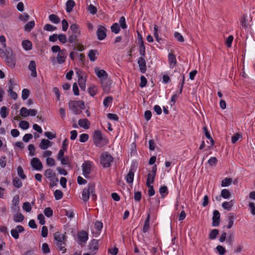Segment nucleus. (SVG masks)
<instances>
[{"label": "nucleus", "mask_w": 255, "mask_h": 255, "mask_svg": "<svg viewBox=\"0 0 255 255\" xmlns=\"http://www.w3.org/2000/svg\"><path fill=\"white\" fill-rule=\"evenodd\" d=\"M93 142L99 147H103L109 143L108 137L100 130H96L93 134Z\"/></svg>", "instance_id": "obj_1"}, {"label": "nucleus", "mask_w": 255, "mask_h": 255, "mask_svg": "<svg viewBox=\"0 0 255 255\" xmlns=\"http://www.w3.org/2000/svg\"><path fill=\"white\" fill-rule=\"evenodd\" d=\"M69 109L76 115L81 113V110L85 108L84 102L82 101H70L68 103Z\"/></svg>", "instance_id": "obj_2"}, {"label": "nucleus", "mask_w": 255, "mask_h": 255, "mask_svg": "<svg viewBox=\"0 0 255 255\" xmlns=\"http://www.w3.org/2000/svg\"><path fill=\"white\" fill-rule=\"evenodd\" d=\"M91 195L93 200H95L96 196L95 194V185L93 184H89L88 187L85 188L82 193V199L85 202L87 201Z\"/></svg>", "instance_id": "obj_3"}, {"label": "nucleus", "mask_w": 255, "mask_h": 255, "mask_svg": "<svg viewBox=\"0 0 255 255\" xmlns=\"http://www.w3.org/2000/svg\"><path fill=\"white\" fill-rule=\"evenodd\" d=\"M113 160V157L107 152H104L101 154V163L105 168L109 167Z\"/></svg>", "instance_id": "obj_4"}, {"label": "nucleus", "mask_w": 255, "mask_h": 255, "mask_svg": "<svg viewBox=\"0 0 255 255\" xmlns=\"http://www.w3.org/2000/svg\"><path fill=\"white\" fill-rule=\"evenodd\" d=\"M92 162L89 161L84 162L82 165L83 175L86 178L90 177V174L92 170Z\"/></svg>", "instance_id": "obj_5"}, {"label": "nucleus", "mask_w": 255, "mask_h": 255, "mask_svg": "<svg viewBox=\"0 0 255 255\" xmlns=\"http://www.w3.org/2000/svg\"><path fill=\"white\" fill-rule=\"evenodd\" d=\"M31 167L35 170L40 171L43 168V165L40 160L37 157H33L30 161Z\"/></svg>", "instance_id": "obj_6"}, {"label": "nucleus", "mask_w": 255, "mask_h": 255, "mask_svg": "<svg viewBox=\"0 0 255 255\" xmlns=\"http://www.w3.org/2000/svg\"><path fill=\"white\" fill-rule=\"evenodd\" d=\"M157 166L154 165L152 168V171L151 173H149L147 175V178L146 180V185H151L154 181V177L156 174Z\"/></svg>", "instance_id": "obj_7"}, {"label": "nucleus", "mask_w": 255, "mask_h": 255, "mask_svg": "<svg viewBox=\"0 0 255 255\" xmlns=\"http://www.w3.org/2000/svg\"><path fill=\"white\" fill-rule=\"evenodd\" d=\"M101 83L104 92L109 93L112 84V80L111 79L108 77L104 78L101 80Z\"/></svg>", "instance_id": "obj_8"}, {"label": "nucleus", "mask_w": 255, "mask_h": 255, "mask_svg": "<svg viewBox=\"0 0 255 255\" xmlns=\"http://www.w3.org/2000/svg\"><path fill=\"white\" fill-rule=\"evenodd\" d=\"M24 230L22 226L17 225L15 229L11 230V235L13 238L17 239L19 238V233L23 232Z\"/></svg>", "instance_id": "obj_9"}, {"label": "nucleus", "mask_w": 255, "mask_h": 255, "mask_svg": "<svg viewBox=\"0 0 255 255\" xmlns=\"http://www.w3.org/2000/svg\"><path fill=\"white\" fill-rule=\"evenodd\" d=\"M212 226L217 227L219 225L220 222V213L218 210H214L212 218Z\"/></svg>", "instance_id": "obj_10"}, {"label": "nucleus", "mask_w": 255, "mask_h": 255, "mask_svg": "<svg viewBox=\"0 0 255 255\" xmlns=\"http://www.w3.org/2000/svg\"><path fill=\"white\" fill-rule=\"evenodd\" d=\"M106 28L102 25H100L97 31V35L98 39L102 40H103L106 37Z\"/></svg>", "instance_id": "obj_11"}, {"label": "nucleus", "mask_w": 255, "mask_h": 255, "mask_svg": "<svg viewBox=\"0 0 255 255\" xmlns=\"http://www.w3.org/2000/svg\"><path fill=\"white\" fill-rule=\"evenodd\" d=\"M94 71L97 76L100 78L101 80L108 77L107 73L104 70L100 69L98 67H95Z\"/></svg>", "instance_id": "obj_12"}, {"label": "nucleus", "mask_w": 255, "mask_h": 255, "mask_svg": "<svg viewBox=\"0 0 255 255\" xmlns=\"http://www.w3.org/2000/svg\"><path fill=\"white\" fill-rule=\"evenodd\" d=\"M143 57L141 56L138 58L137 61L140 71L142 73H144L146 70L145 60Z\"/></svg>", "instance_id": "obj_13"}, {"label": "nucleus", "mask_w": 255, "mask_h": 255, "mask_svg": "<svg viewBox=\"0 0 255 255\" xmlns=\"http://www.w3.org/2000/svg\"><path fill=\"white\" fill-rule=\"evenodd\" d=\"M66 51L65 49H63L61 52L58 54L57 56V60L58 63L62 64L65 62L66 58Z\"/></svg>", "instance_id": "obj_14"}, {"label": "nucleus", "mask_w": 255, "mask_h": 255, "mask_svg": "<svg viewBox=\"0 0 255 255\" xmlns=\"http://www.w3.org/2000/svg\"><path fill=\"white\" fill-rule=\"evenodd\" d=\"M36 66V63L34 61L31 60L30 61L28 65V69L31 71V76L33 77H36L37 76Z\"/></svg>", "instance_id": "obj_15"}, {"label": "nucleus", "mask_w": 255, "mask_h": 255, "mask_svg": "<svg viewBox=\"0 0 255 255\" xmlns=\"http://www.w3.org/2000/svg\"><path fill=\"white\" fill-rule=\"evenodd\" d=\"M54 238L56 242H63L66 241V238L65 234L57 232L54 234Z\"/></svg>", "instance_id": "obj_16"}, {"label": "nucleus", "mask_w": 255, "mask_h": 255, "mask_svg": "<svg viewBox=\"0 0 255 255\" xmlns=\"http://www.w3.org/2000/svg\"><path fill=\"white\" fill-rule=\"evenodd\" d=\"M7 65L11 68H14L15 65V58L13 54L4 60Z\"/></svg>", "instance_id": "obj_17"}, {"label": "nucleus", "mask_w": 255, "mask_h": 255, "mask_svg": "<svg viewBox=\"0 0 255 255\" xmlns=\"http://www.w3.org/2000/svg\"><path fill=\"white\" fill-rule=\"evenodd\" d=\"M78 238L79 241L85 243L88 239V234L85 231H82L78 234Z\"/></svg>", "instance_id": "obj_18"}, {"label": "nucleus", "mask_w": 255, "mask_h": 255, "mask_svg": "<svg viewBox=\"0 0 255 255\" xmlns=\"http://www.w3.org/2000/svg\"><path fill=\"white\" fill-rule=\"evenodd\" d=\"M99 248V242L97 240H93L89 244V250L91 252L97 251Z\"/></svg>", "instance_id": "obj_19"}, {"label": "nucleus", "mask_w": 255, "mask_h": 255, "mask_svg": "<svg viewBox=\"0 0 255 255\" xmlns=\"http://www.w3.org/2000/svg\"><path fill=\"white\" fill-rule=\"evenodd\" d=\"M19 202V197L18 195H15L13 197L12 200V209L13 210L16 211L17 210L19 209V207L18 206V205Z\"/></svg>", "instance_id": "obj_20"}, {"label": "nucleus", "mask_w": 255, "mask_h": 255, "mask_svg": "<svg viewBox=\"0 0 255 255\" xmlns=\"http://www.w3.org/2000/svg\"><path fill=\"white\" fill-rule=\"evenodd\" d=\"M168 61L170 63V68H173L176 65V57L173 54L169 53L168 54Z\"/></svg>", "instance_id": "obj_21"}, {"label": "nucleus", "mask_w": 255, "mask_h": 255, "mask_svg": "<svg viewBox=\"0 0 255 255\" xmlns=\"http://www.w3.org/2000/svg\"><path fill=\"white\" fill-rule=\"evenodd\" d=\"M52 145L51 142L48 139H43L41 140L39 147L41 149H46L48 147Z\"/></svg>", "instance_id": "obj_22"}, {"label": "nucleus", "mask_w": 255, "mask_h": 255, "mask_svg": "<svg viewBox=\"0 0 255 255\" xmlns=\"http://www.w3.org/2000/svg\"><path fill=\"white\" fill-rule=\"evenodd\" d=\"M13 53L7 49H0V56L1 58L6 59L7 58L12 55Z\"/></svg>", "instance_id": "obj_23"}, {"label": "nucleus", "mask_w": 255, "mask_h": 255, "mask_svg": "<svg viewBox=\"0 0 255 255\" xmlns=\"http://www.w3.org/2000/svg\"><path fill=\"white\" fill-rule=\"evenodd\" d=\"M234 203V200H232L229 202H223L222 204V206L224 209L227 211H230L233 206Z\"/></svg>", "instance_id": "obj_24"}, {"label": "nucleus", "mask_w": 255, "mask_h": 255, "mask_svg": "<svg viewBox=\"0 0 255 255\" xmlns=\"http://www.w3.org/2000/svg\"><path fill=\"white\" fill-rule=\"evenodd\" d=\"M75 5V2L73 0H68L66 3V11L70 13Z\"/></svg>", "instance_id": "obj_25"}, {"label": "nucleus", "mask_w": 255, "mask_h": 255, "mask_svg": "<svg viewBox=\"0 0 255 255\" xmlns=\"http://www.w3.org/2000/svg\"><path fill=\"white\" fill-rule=\"evenodd\" d=\"M78 125L81 128H89L90 123L87 119H83L79 120Z\"/></svg>", "instance_id": "obj_26"}, {"label": "nucleus", "mask_w": 255, "mask_h": 255, "mask_svg": "<svg viewBox=\"0 0 255 255\" xmlns=\"http://www.w3.org/2000/svg\"><path fill=\"white\" fill-rule=\"evenodd\" d=\"M9 82L10 84V85L9 86L8 93H9V94L10 95L11 97L13 99L16 100L17 97V95L15 92H13L12 90L13 87L12 86V80H10L9 81Z\"/></svg>", "instance_id": "obj_27"}, {"label": "nucleus", "mask_w": 255, "mask_h": 255, "mask_svg": "<svg viewBox=\"0 0 255 255\" xmlns=\"http://www.w3.org/2000/svg\"><path fill=\"white\" fill-rule=\"evenodd\" d=\"M22 46L25 50H30L32 48V43L28 40H24L22 42Z\"/></svg>", "instance_id": "obj_28"}, {"label": "nucleus", "mask_w": 255, "mask_h": 255, "mask_svg": "<svg viewBox=\"0 0 255 255\" xmlns=\"http://www.w3.org/2000/svg\"><path fill=\"white\" fill-rule=\"evenodd\" d=\"M44 175L50 180H53L55 177V173L51 169H47L45 171Z\"/></svg>", "instance_id": "obj_29"}, {"label": "nucleus", "mask_w": 255, "mask_h": 255, "mask_svg": "<svg viewBox=\"0 0 255 255\" xmlns=\"http://www.w3.org/2000/svg\"><path fill=\"white\" fill-rule=\"evenodd\" d=\"M12 184L16 188H20L22 186L21 180L17 177H15L12 179Z\"/></svg>", "instance_id": "obj_30"}, {"label": "nucleus", "mask_w": 255, "mask_h": 255, "mask_svg": "<svg viewBox=\"0 0 255 255\" xmlns=\"http://www.w3.org/2000/svg\"><path fill=\"white\" fill-rule=\"evenodd\" d=\"M134 178V172L130 169L126 176V181L128 183H132L133 181Z\"/></svg>", "instance_id": "obj_31"}, {"label": "nucleus", "mask_w": 255, "mask_h": 255, "mask_svg": "<svg viewBox=\"0 0 255 255\" xmlns=\"http://www.w3.org/2000/svg\"><path fill=\"white\" fill-rule=\"evenodd\" d=\"M149 221L150 215L148 214L143 227L142 231L143 233H146L148 231L149 229Z\"/></svg>", "instance_id": "obj_32"}, {"label": "nucleus", "mask_w": 255, "mask_h": 255, "mask_svg": "<svg viewBox=\"0 0 255 255\" xmlns=\"http://www.w3.org/2000/svg\"><path fill=\"white\" fill-rule=\"evenodd\" d=\"M243 135L241 133H236L234 134L231 138L232 143L234 144L240 139H242Z\"/></svg>", "instance_id": "obj_33"}, {"label": "nucleus", "mask_w": 255, "mask_h": 255, "mask_svg": "<svg viewBox=\"0 0 255 255\" xmlns=\"http://www.w3.org/2000/svg\"><path fill=\"white\" fill-rule=\"evenodd\" d=\"M17 173L18 176L22 180L26 178V176L24 173V171L21 166H19L17 168Z\"/></svg>", "instance_id": "obj_34"}, {"label": "nucleus", "mask_w": 255, "mask_h": 255, "mask_svg": "<svg viewBox=\"0 0 255 255\" xmlns=\"http://www.w3.org/2000/svg\"><path fill=\"white\" fill-rule=\"evenodd\" d=\"M241 23L243 28L247 29L248 26V23L247 21V16L245 14L243 15L241 19Z\"/></svg>", "instance_id": "obj_35"}, {"label": "nucleus", "mask_w": 255, "mask_h": 255, "mask_svg": "<svg viewBox=\"0 0 255 255\" xmlns=\"http://www.w3.org/2000/svg\"><path fill=\"white\" fill-rule=\"evenodd\" d=\"M66 242H56V245L58 247L59 251H61L62 253L66 252V249H65Z\"/></svg>", "instance_id": "obj_36"}, {"label": "nucleus", "mask_w": 255, "mask_h": 255, "mask_svg": "<svg viewBox=\"0 0 255 255\" xmlns=\"http://www.w3.org/2000/svg\"><path fill=\"white\" fill-rule=\"evenodd\" d=\"M70 29L72 31V34H77V35L80 34V31L76 24H72L70 25Z\"/></svg>", "instance_id": "obj_37"}, {"label": "nucleus", "mask_w": 255, "mask_h": 255, "mask_svg": "<svg viewBox=\"0 0 255 255\" xmlns=\"http://www.w3.org/2000/svg\"><path fill=\"white\" fill-rule=\"evenodd\" d=\"M35 26V22L34 21H30V22L27 23L24 26V30L26 31L29 32L31 30V29Z\"/></svg>", "instance_id": "obj_38"}, {"label": "nucleus", "mask_w": 255, "mask_h": 255, "mask_svg": "<svg viewBox=\"0 0 255 255\" xmlns=\"http://www.w3.org/2000/svg\"><path fill=\"white\" fill-rule=\"evenodd\" d=\"M24 217L21 213H17L13 216V221L16 223L21 222L24 220Z\"/></svg>", "instance_id": "obj_39"}, {"label": "nucleus", "mask_w": 255, "mask_h": 255, "mask_svg": "<svg viewBox=\"0 0 255 255\" xmlns=\"http://www.w3.org/2000/svg\"><path fill=\"white\" fill-rule=\"evenodd\" d=\"M232 179L230 178L226 177L224 179L222 180L221 182V186L222 187H227L230 185L232 183Z\"/></svg>", "instance_id": "obj_40"}, {"label": "nucleus", "mask_w": 255, "mask_h": 255, "mask_svg": "<svg viewBox=\"0 0 255 255\" xmlns=\"http://www.w3.org/2000/svg\"><path fill=\"white\" fill-rule=\"evenodd\" d=\"M204 132H205V135L206 137L209 140H210V145L209 146V147L213 146V145H214V142L210 135V132L208 131L207 128H204Z\"/></svg>", "instance_id": "obj_41"}, {"label": "nucleus", "mask_w": 255, "mask_h": 255, "mask_svg": "<svg viewBox=\"0 0 255 255\" xmlns=\"http://www.w3.org/2000/svg\"><path fill=\"white\" fill-rule=\"evenodd\" d=\"M139 54L141 56L144 57L145 54V48L144 45L143 40H141V42L139 44Z\"/></svg>", "instance_id": "obj_42"}, {"label": "nucleus", "mask_w": 255, "mask_h": 255, "mask_svg": "<svg viewBox=\"0 0 255 255\" xmlns=\"http://www.w3.org/2000/svg\"><path fill=\"white\" fill-rule=\"evenodd\" d=\"M221 196L224 199H229L231 197V193L228 189H224L221 192Z\"/></svg>", "instance_id": "obj_43"}, {"label": "nucleus", "mask_w": 255, "mask_h": 255, "mask_svg": "<svg viewBox=\"0 0 255 255\" xmlns=\"http://www.w3.org/2000/svg\"><path fill=\"white\" fill-rule=\"evenodd\" d=\"M219 234V230L217 229L212 230L209 234V238L211 240H214Z\"/></svg>", "instance_id": "obj_44"}, {"label": "nucleus", "mask_w": 255, "mask_h": 255, "mask_svg": "<svg viewBox=\"0 0 255 255\" xmlns=\"http://www.w3.org/2000/svg\"><path fill=\"white\" fill-rule=\"evenodd\" d=\"M49 19L51 22L56 24H57L60 22V18L57 15L54 14L49 15Z\"/></svg>", "instance_id": "obj_45"}, {"label": "nucleus", "mask_w": 255, "mask_h": 255, "mask_svg": "<svg viewBox=\"0 0 255 255\" xmlns=\"http://www.w3.org/2000/svg\"><path fill=\"white\" fill-rule=\"evenodd\" d=\"M78 81H79V85L80 88L82 90H84L86 88V86H85L86 80L83 78L82 76H79L78 77Z\"/></svg>", "instance_id": "obj_46"}, {"label": "nucleus", "mask_w": 255, "mask_h": 255, "mask_svg": "<svg viewBox=\"0 0 255 255\" xmlns=\"http://www.w3.org/2000/svg\"><path fill=\"white\" fill-rule=\"evenodd\" d=\"M97 50H91L88 53V57L91 61H95L96 59V53Z\"/></svg>", "instance_id": "obj_47"}, {"label": "nucleus", "mask_w": 255, "mask_h": 255, "mask_svg": "<svg viewBox=\"0 0 255 255\" xmlns=\"http://www.w3.org/2000/svg\"><path fill=\"white\" fill-rule=\"evenodd\" d=\"M22 209L26 212H30L32 207L30 203L28 202H25L23 204Z\"/></svg>", "instance_id": "obj_48"}, {"label": "nucleus", "mask_w": 255, "mask_h": 255, "mask_svg": "<svg viewBox=\"0 0 255 255\" xmlns=\"http://www.w3.org/2000/svg\"><path fill=\"white\" fill-rule=\"evenodd\" d=\"M159 191L162 197L167 195L168 193L167 187L166 186L160 187Z\"/></svg>", "instance_id": "obj_49"}, {"label": "nucleus", "mask_w": 255, "mask_h": 255, "mask_svg": "<svg viewBox=\"0 0 255 255\" xmlns=\"http://www.w3.org/2000/svg\"><path fill=\"white\" fill-rule=\"evenodd\" d=\"M113 98L111 96L107 97L103 101V104L105 107H108L112 102Z\"/></svg>", "instance_id": "obj_50"}, {"label": "nucleus", "mask_w": 255, "mask_h": 255, "mask_svg": "<svg viewBox=\"0 0 255 255\" xmlns=\"http://www.w3.org/2000/svg\"><path fill=\"white\" fill-rule=\"evenodd\" d=\"M54 197L56 200H60L63 197V193L61 190H56L54 193Z\"/></svg>", "instance_id": "obj_51"}, {"label": "nucleus", "mask_w": 255, "mask_h": 255, "mask_svg": "<svg viewBox=\"0 0 255 255\" xmlns=\"http://www.w3.org/2000/svg\"><path fill=\"white\" fill-rule=\"evenodd\" d=\"M174 36L176 40L179 42H183L184 41V38L182 35L178 32H175L174 33Z\"/></svg>", "instance_id": "obj_52"}, {"label": "nucleus", "mask_w": 255, "mask_h": 255, "mask_svg": "<svg viewBox=\"0 0 255 255\" xmlns=\"http://www.w3.org/2000/svg\"><path fill=\"white\" fill-rule=\"evenodd\" d=\"M97 92V87L94 86H91L89 88V93L91 96H94Z\"/></svg>", "instance_id": "obj_53"}, {"label": "nucleus", "mask_w": 255, "mask_h": 255, "mask_svg": "<svg viewBox=\"0 0 255 255\" xmlns=\"http://www.w3.org/2000/svg\"><path fill=\"white\" fill-rule=\"evenodd\" d=\"M111 28L112 31L116 34L118 33L120 30V27L117 23H114Z\"/></svg>", "instance_id": "obj_54"}, {"label": "nucleus", "mask_w": 255, "mask_h": 255, "mask_svg": "<svg viewBox=\"0 0 255 255\" xmlns=\"http://www.w3.org/2000/svg\"><path fill=\"white\" fill-rule=\"evenodd\" d=\"M29 110L25 107H22L20 110V115L22 117H26L29 116Z\"/></svg>", "instance_id": "obj_55"}, {"label": "nucleus", "mask_w": 255, "mask_h": 255, "mask_svg": "<svg viewBox=\"0 0 255 255\" xmlns=\"http://www.w3.org/2000/svg\"><path fill=\"white\" fill-rule=\"evenodd\" d=\"M42 251L45 254L50 253V250L47 243H45L42 245Z\"/></svg>", "instance_id": "obj_56"}, {"label": "nucleus", "mask_w": 255, "mask_h": 255, "mask_svg": "<svg viewBox=\"0 0 255 255\" xmlns=\"http://www.w3.org/2000/svg\"><path fill=\"white\" fill-rule=\"evenodd\" d=\"M0 116L2 118H5L8 115V112L7 111V108L3 106L0 109Z\"/></svg>", "instance_id": "obj_57"}, {"label": "nucleus", "mask_w": 255, "mask_h": 255, "mask_svg": "<svg viewBox=\"0 0 255 255\" xmlns=\"http://www.w3.org/2000/svg\"><path fill=\"white\" fill-rule=\"evenodd\" d=\"M44 215L47 217H51L53 215V211L49 208L47 207L44 210Z\"/></svg>", "instance_id": "obj_58"}, {"label": "nucleus", "mask_w": 255, "mask_h": 255, "mask_svg": "<svg viewBox=\"0 0 255 255\" xmlns=\"http://www.w3.org/2000/svg\"><path fill=\"white\" fill-rule=\"evenodd\" d=\"M217 161L218 160L216 157H211L209 159L208 162L210 166H214L216 165Z\"/></svg>", "instance_id": "obj_59"}, {"label": "nucleus", "mask_w": 255, "mask_h": 255, "mask_svg": "<svg viewBox=\"0 0 255 255\" xmlns=\"http://www.w3.org/2000/svg\"><path fill=\"white\" fill-rule=\"evenodd\" d=\"M30 94L29 91L27 89H24L22 91L21 97L23 100H26Z\"/></svg>", "instance_id": "obj_60"}, {"label": "nucleus", "mask_w": 255, "mask_h": 255, "mask_svg": "<svg viewBox=\"0 0 255 255\" xmlns=\"http://www.w3.org/2000/svg\"><path fill=\"white\" fill-rule=\"evenodd\" d=\"M216 250L220 255H223L226 253L225 248L221 245L217 246Z\"/></svg>", "instance_id": "obj_61"}, {"label": "nucleus", "mask_w": 255, "mask_h": 255, "mask_svg": "<svg viewBox=\"0 0 255 255\" xmlns=\"http://www.w3.org/2000/svg\"><path fill=\"white\" fill-rule=\"evenodd\" d=\"M43 29L46 31H52L55 30L56 27L50 24H46L44 25Z\"/></svg>", "instance_id": "obj_62"}, {"label": "nucleus", "mask_w": 255, "mask_h": 255, "mask_svg": "<svg viewBox=\"0 0 255 255\" xmlns=\"http://www.w3.org/2000/svg\"><path fill=\"white\" fill-rule=\"evenodd\" d=\"M89 138V135L86 133H82L79 136V141L81 142H85Z\"/></svg>", "instance_id": "obj_63"}, {"label": "nucleus", "mask_w": 255, "mask_h": 255, "mask_svg": "<svg viewBox=\"0 0 255 255\" xmlns=\"http://www.w3.org/2000/svg\"><path fill=\"white\" fill-rule=\"evenodd\" d=\"M249 208L250 210L251 213L255 215V203L254 202H250L249 204Z\"/></svg>", "instance_id": "obj_64"}]
</instances>
